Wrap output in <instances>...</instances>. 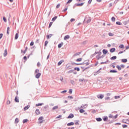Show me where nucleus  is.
<instances>
[{"label":"nucleus","mask_w":129,"mask_h":129,"mask_svg":"<svg viewBox=\"0 0 129 129\" xmlns=\"http://www.w3.org/2000/svg\"><path fill=\"white\" fill-rule=\"evenodd\" d=\"M3 54L4 57H6L7 55H8V50L7 49L5 50V51Z\"/></svg>","instance_id":"0eeeda50"},{"label":"nucleus","mask_w":129,"mask_h":129,"mask_svg":"<svg viewBox=\"0 0 129 129\" xmlns=\"http://www.w3.org/2000/svg\"><path fill=\"white\" fill-rule=\"evenodd\" d=\"M67 92V90H64L61 92V93H66Z\"/></svg>","instance_id":"338daca9"},{"label":"nucleus","mask_w":129,"mask_h":129,"mask_svg":"<svg viewBox=\"0 0 129 129\" xmlns=\"http://www.w3.org/2000/svg\"><path fill=\"white\" fill-rule=\"evenodd\" d=\"M108 117L107 116H104L103 118V120H104V121H107V119H108Z\"/></svg>","instance_id":"6ab92c4d"},{"label":"nucleus","mask_w":129,"mask_h":129,"mask_svg":"<svg viewBox=\"0 0 129 129\" xmlns=\"http://www.w3.org/2000/svg\"><path fill=\"white\" fill-rule=\"evenodd\" d=\"M110 73H117V71L114 70H112L110 71Z\"/></svg>","instance_id":"4468645a"},{"label":"nucleus","mask_w":129,"mask_h":129,"mask_svg":"<svg viewBox=\"0 0 129 129\" xmlns=\"http://www.w3.org/2000/svg\"><path fill=\"white\" fill-rule=\"evenodd\" d=\"M62 46H63V42H61V43H59L58 45V48H61V47H62Z\"/></svg>","instance_id":"cd10ccee"},{"label":"nucleus","mask_w":129,"mask_h":129,"mask_svg":"<svg viewBox=\"0 0 129 129\" xmlns=\"http://www.w3.org/2000/svg\"><path fill=\"white\" fill-rule=\"evenodd\" d=\"M74 70H77V71H80V69L79 68H75Z\"/></svg>","instance_id":"49530a36"},{"label":"nucleus","mask_w":129,"mask_h":129,"mask_svg":"<svg viewBox=\"0 0 129 129\" xmlns=\"http://www.w3.org/2000/svg\"><path fill=\"white\" fill-rule=\"evenodd\" d=\"M88 106V105L87 104H82L81 107H80V109H85Z\"/></svg>","instance_id":"7ed1b4c3"},{"label":"nucleus","mask_w":129,"mask_h":129,"mask_svg":"<svg viewBox=\"0 0 129 129\" xmlns=\"http://www.w3.org/2000/svg\"><path fill=\"white\" fill-rule=\"evenodd\" d=\"M58 108V106H54L53 108H52V109L53 110H55L56 109H57Z\"/></svg>","instance_id":"ea45409f"},{"label":"nucleus","mask_w":129,"mask_h":129,"mask_svg":"<svg viewBox=\"0 0 129 129\" xmlns=\"http://www.w3.org/2000/svg\"><path fill=\"white\" fill-rule=\"evenodd\" d=\"M108 81H109L110 82V81H111V80H112V78H111V77L108 78Z\"/></svg>","instance_id":"4d7b16f0"},{"label":"nucleus","mask_w":129,"mask_h":129,"mask_svg":"<svg viewBox=\"0 0 129 129\" xmlns=\"http://www.w3.org/2000/svg\"><path fill=\"white\" fill-rule=\"evenodd\" d=\"M111 21H112V22H115V18H114V17H112L111 18Z\"/></svg>","instance_id":"de8ad7c7"},{"label":"nucleus","mask_w":129,"mask_h":129,"mask_svg":"<svg viewBox=\"0 0 129 129\" xmlns=\"http://www.w3.org/2000/svg\"><path fill=\"white\" fill-rule=\"evenodd\" d=\"M77 62H81V61H82V58H79L77 59L76 60Z\"/></svg>","instance_id":"f704fd0d"},{"label":"nucleus","mask_w":129,"mask_h":129,"mask_svg":"<svg viewBox=\"0 0 129 129\" xmlns=\"http://www.w3.org/2000/svg\"><path fill=\"white\" fill-rule=\"evenodd\" d=\"M115 99H118V98H120V96H115L114 97Z\"/></svg>","instance_id":"a18cd8bd"},{"label":"nucleus","mask_w":129,"mask_h":129,"mask_svg":"<svg viewBox=\"0 0 129 129\" xmlns=\"http://www.w3.org/2000/svg\"><path fill=\"white\" fill-rule=\"evenodd\" d=\"M40 76H41V73H38L36 76L35 77L36 78H37V79L40 78Z\"/></svg>","instance_id":"39448f33"},{"label":"nucleus","mask_w":129,"mask_h":129,"mask_svg":"<svg viewBox=\"0 0 129 129\" xmlns=\"http://www.w3.org/2000/svg\"><path fill=\"white\" fill-rule=\"evenodd\" d=\"M36 114H40V110L39 109H37L35 111Z\"/></svg>","instance_id":"393cba45"},{"label":"nucleus","mask_w":129,"mask_h":129,"mask_svg":"<svg viewBox=\"0 0 129 129\" xmlns=\"http://www.w3.org/2000/svg\"><path fill=\"white\" fill-rule=\"evenodd\" d=\"M96 119L97 121H101V120H102V119H101L100 117L97 118Z\"/></svg>","instance_id":"7c9ffc66"},{"label":"nucleus","mask_w":129,"mask_h":129,"mask_svg":"<svg viewBox=\"0 0 129 129\" xmlns=\"http://www.w3.org/2000/svg\"><path fill=\"white\" fill-rule=\"evenodd\" d=\"M7 34H8V35H9V34H10V27H8L7 28Z\"/></svg>","instance_id":"37998d69"},{"label":"nucleus","mask_w":129,"mask_h":129,"mask_svg":"<svg viewBox=\"0 0 129 129\" xmlns=\"http://www.w3.org/2000/svg\"><path fill=\"white\" fill-rule=\"evenodd\" d=\"M101 64H109V60H107L105 62H101Z\"/></svg>","instance_id":"a211bd4d"},{"label":"nucleus","mask_w":129,"mask_h":129,"mask_svg":"<svg viewBox=\"0 0 129 129\" xmlns=\"http://www.w3.org/2000/svg\"><path fill=\"white\" fill-rule=\"evenodd\" d=\"M122 23L123 24V25H127V24H128V21H123Z\"/></svg>","instance_id":"bb28decb"},{"label":"nucleus","mask_w":129,"mask_h":129,"mask_svg":"<svg viewBox=\"0 0 129 129\" xmlns=\"http://www.w3.org/2000/svg\"><path fill=\"white\" fill-rule=\"evenodd\" d=\"M84 23H86L87 24H89L90 22H91V18L90 17H85L84 20Z\"/></svg>","instance_id":"f257e3e1"},{"label":"nucleus","mask_w":129,"mask_h":129,"mask_svg":"<svg viewBox=\"0 0 129 129\" xmlns=\"http://www.w3.org/2000/svg\"><path fill=\"white\" fill-rule=\"evenodd\" d=\"M60 4H58L57 6H56V9H59L60 8Z\"/></svg>","instance_id":"bf43d9fd"},{"label":"nucleus","mask_w":129,"mask_h":129,"mask_svg":"<svg viewBox=\"0 0 129 129\" xmlns=\"http://www.w3.org/2000/svg\"><path fill=\"white\" fill-rule=\"evenodd\" d=\"M67 10H68V8H65L63 10H62L63 13L66 12V11H67Z\"/></svg>","instance_id":"0e129e2a"},{"label":"nucleus","mask_w":129,"mask_h":129,"mask_svg":"<svg viewBox=\"0 0 129 129\" xmlns=\"http://www.w3.org/2000/svg\"><path fill=\"white\" fill-rule=\"evenodd\" d=\"M119 48H120V49H123V48H124V45L123 44H120L119 46Z\"/></svg>","instance_id":"a878e982"},{"label":"nucleus","mask_w":129,"mask_h":129,"mask_svg":"<svg viewBox=\"0 0 129 129\" xmlns=\"http://www.w3.org/2000/svg\"><path fill=\"white\" fill-rule=\"evenodd\" d=\"M68 98H70V99H73V97H72V96H69L68 97Z\"/></svg>","instance_id":"052dcab7"},{"label":"nucleus","mask_w":129,"mask_h":129,"mask_svg":"<svg viewBox=\"0 0 129 129\" xmlns=\"http://www.w3.org/2000/svg\"><path fill=\"white\" fill-rule=\"evenodd\" d=\"M70 38V36L69 35H66L64 37V40H66Z\"/></svg>","instance_id":"ddd939ff"},{"label":"nucleus","mask_w":129,"mask_h":129,"mask_svg":"<svg viewBox=\"0 0 129 129\" xmlns=\"http://www.w3.org/2000/svg\"><path fill=\"white\" fill-rule=\"evenodd\" d=\"M43 104H44V103H43L36 104V106H41L43 105Z\"/></svg>","instance_id":"473e14b6"},{"label":"nucleus","mask_w":129,"mask_h":129,"mask_svg":"<svg viewBox=\"0 0 129 129\" xmlns=\"http://www.w3.org/2000/svg\"><path fill=\"white\" fill-rule=\"evenodd\" d=\"M18 38H19V34L16 33L15 36V40H18Z\"/></svg>","instance_id":"f3484780"},{"label":"nucleus","mask_w":129,"mask_h":129,"mask_svg":"<svg viewBox=\"0 0 129 129\" xmlns=\"http://www.w3.org/2000/svg\"><path fill=\"white\" fill-rule=\"evenodd\" d=\"M79 112L80 113H83V112H85V110H84L83 109H81Z\"/></svg>","instance_id":"c85d7f7f"},{"label":"nucleus","mask_w":129,"mask_h":129,"mask_svg":"<svg viewBox=\"0 0 129 129\" xmlns=\"http://www.w3.org/2000/svg\"><path fill=\"white\" fill-rule=\"evenodd\" d=\"M102 70V68H100L99 69V70L98 71H97V72H96V73H100V70Z\"/></svg>","instance_id":"6e6d98bb"},{"label":"nucleus","mask_w":129,"mask_h":129,"mask_svg":"<svg viewBox=\"0 0 129 129\" xmlns=\"http://www.w3.org/2000/svg\"><path fill=\"white\" fill-rule=\"evenodd\" d=\"M58 18V17L57 16H55L54 17H53L52 19V22H55V20H57V18Z\"/></svg>","instance_id":"5701e85b"},{"label":"nucleus","mask_w":129,"mask_h":129,"mask_svg":"<svg viewBox=\"0 0 129 129\" xmlns=\"http://www.w3.org/2000/svg\"><path fill=\"white\" fill-rule=\"evenodd\" d=\"M73 117H74V115L72 113H71L68 116V118H73Z\"/></svg>","instance_id":"423d86ee"},{"label":"nucleus","mask_w":129,"mask_h":129,"mask_svg":"<svg viewBox=\"0 0 129 129\" xmlns=\"http://www.w3.org/2000/svg\"><path fill=\"white\" fill-rule=\"evenodd\" d=\"M70 82H71V84H72V85H75V82H74V81L71 80L70 81Z\"/></svg>","instance_id":"c756f323"},{"label":"nucleus","mask_w":129,"mask_h":129,"mask_svg":"<svg viewBox=\"0 0 129 129\" xmlns=\"http://www.w3.org/2000/svg\"><path fill=\"white\" fill-rule=\"evenodd\" d=\"M116 58V56H113L110 58V60H115Z\"/></svg>","instance_id":"412c9836"},{"label":"nucleus","mask_w":129,"mask_h":129,"mask_svg":"<svg viewBox=\"0 0 129 129\" xmlns=\"http://www.w3.org/2000/svg\"><path fill=\"white\" fill-rule=\"evenodd\" d=\"M97 97L100 99H102V98H103V97H104V95H103V94H99L98 95H97Z\"/></svg>","instance_id":"20e7f679"},{"label":"nucleus","mask_w":129,"mask_h":129,"mask_svg":"<svg viewBox=\"0 0 129 129\" xmlns=\"http://www.w3.org/2000/svg\"><path fill=\"white\" fill-rule=\"evenodd\" d=\"M39 71V69H36V70H35V73L38 74V73H38Z\"/></svg>","instance_id":"69168bd1"},{"label":"nucleus","mask_w":129,"mask_h":129,"mask_svg":"<svg viewBox=\"0 0 129 129\" xmlns=\"http://www.w3.org/2000/svg\"><path fill=\"white\" fill-rule=\"evenodd\" d=\"M84 62H85L84 65L86 64V66L89 65V62H86V61H85Z\"/></svg>","instance_id":"8fccbe9b"},{"label":"nucleus","mask_w":129,"mask_h":129,"mask_svg":"<svg viewBox=\"0 0 129 129\" xmlns=\"http://www.w3.org/2000/svg\"><path fill=\"white\" fill-rule=\"evenodd\" d=\"M116 68L118 69V70H119V71L121 70V67H120V66L118 65L116 66Z\"/></svg>","instance_id":"2f4dec72"},{"label":"nucleus","mask_w":129,"mask_h":129,"mask_svg":"<svg viewBox=\"0 0 129 129\" xmlns=\"http://www.w3.org/2000/svg\"><path fill=\"white\" fill-rule=\"evenodd\" d=\"M53 25V22H50L49 25V28H50V27Z\"/></svg>","instance_id":"e2e57ef3"},{"label":"nucleus","mask_w":129,"mask_h":129,"mask_svg":"<svg viewBox=\"0 0 129 129\" xmlns=\"http://www.w3.org/2000/svg\"><path fill=\"white\" fill-rule=\"evenodd\" d=\"M74 72V70H71L68 72V73H73Z\"/></svg>","instance_id":"4c0bfd02"},{"label":"nucleus","mask_w":129,"mask_h":129,"mask_svg":"<svg viewBox=\"0 0 129 129\" xmlns=\"http://www.w3.org/2000/svg\"><path fill=\"white\" fill-rule=\"evenodd\" d=\"M52 36H53V34L47 35L46 36V38H47V40H49V39H50V38H51V37H52Z\"/></svg>","instance_id":"2eb2a0df"},{"label":"nucleus","mask_w":129,"mask_h":129,"mask_svg":"<svg viewBox=\"0 0 129 129\" xmlns=\"http://www.w3.org/2000/svg\"><path fill=\"white\" fill-rule=\"evenodd\" d=\"M75 123L76 125H79V120H77L75 121Z\"/></svg>","instance_id":"b1692460"},{"label":"nucleus","mask_w":129,"mask_h":129,"mask_svg":"<svg viewBox=\"0 0 129 129\" xmlns=\"http://www.w3.org/2000/svg\"><path fill=\"white\" fill-rule=\"evenodd\" d=\"M72 1L73 0H68V1L67 3V5H68V4H70V3H72Z\"/></svg>","instance_id":"603ef678"},{"label":"nucleus","mask_w":129,"mask_h":129,"mask_svg":"<svg viewBox=\"0 0 129 129\" xmlns=\"http://www.w3.org/2000/svg\"><path fill=\"white\" fill-rule=\"evenodd\" d=\"M121 62H122V63H126V62H127V59L126 58L122 59Z\"/></svg>","instance_id":"f8f14e48"},{"label":"nucleus","mask_w":129,"mask_h":129,"mask_svg":"<svg viewBox=\"0 0 129 129\" xmlns=\"http://www.w3.org/2000/svg\"><path fill=\"white\" fill-rule=\"evenodd\" d=\"M116 25H118L119 26H121V25H122V24L120 23V22H116Z\"/></svg>","instance_id":"58836bf2"},{"label":"nucleus","mask_w":129,"mask_h":129,"mask_svg":"<svg viewBox=\"0 0 129 129\" xmlns=\"http://www.w3.org/2000/svg\"><path fill=\"white\" fill-rule=\"evenodd\" d=\"M96 58H97V60H99L100 59V56L97 55Z\"/></svg>","instance_id":"680f3d73"},{"label":"nucleus","mask_w":129,"mask_h":129,"mask_svg":"<svg viewBox=\"0 0 129 129\" xmlns=\"http://www.w3.org/2000/svg\"><path fill=\"white\" fill-rule=\"evenodd\" d=\"M108 35H109V36H113V34L112 33H111V32H109V33H108Z\"/></svg>","instance_id":"13d9d810"},{"label":"nucleus","mask_w":129,"mask_h":129,"mask_svg":"<svg viewBox=\"0 0 129 129\" xmlns=\"http://www.w3.org/2000/svg\"><path fill=\"white\" fill-rule=\"evenodd\" d=\"M81 54V52H77L76 54H74V56H78Z\"/></svg>","instance_id":"c03bdc74"},{"label":"nucleus","mask_w":129,"mask_h":129,"mask_svg":"<svg viewBox=\"0 0 129 129\" xmlns=\"http://www.w3.org/2000/svg\"><path fill=\"white\" fill-rule=\"evenodd\" d=\"M15 122L16 123H18L19 122V119H18V118H16L15 119Z\"/></svg>","instance_id":"79ce46f5"},{"label":"nucleus","mask_w":129,"mask_h":129,"mask_svg":"<svg viewBox=\"0 0 129 129\" xmlns=\"http://www.w3.org/2000/svg\"><path fill=\"white\" fill-rule=\"evenodd\" d=\"M15 102H19V98H18V96H16L15 98Z\"/></svg>","instance_id":"4be33fe9"},{"label":"nucleus","mask_w":129,"mask_h":129,"mask_svg":"<svg viewBox=\"0 0 129 129\" xmlns=\"http://www.w3.org/2000/svg\"><path fill=\"white\" fill-rule=\"evenodd\" d=\"M30 46H34V42L32 41V42L30 43Z\"/></svg>","instance_id":"774afa93"},{"label":"nucleus","mask_w":129,"mask_h":129,"mask_svg":"<svg viewBox=\"0 0 129 129\" xmlns=\"http://www.w3.org/2000/svg\"><path fill=\"white\" fill-rule=\"evenodd\" d=\"M102 52L104 55H106V54H107L108 51L106 49H103Z\"/></svg>","instance_id":"9b49d317"},{"label":"nucleus","mask_w":129,"mask_h":129,"mask_svg":"<svg viewBox=\"0 0 129 129\" xmlns=\"http://www.w3.org/2000/svg\"><path fill=\"white\" fill-rule=\"evenodd\" d=\"M30 108V105H27L25 106L24 108V110H27V109H29Z\"/></svg>","instance_id":"aec40b11"},{"label":"nucleus","mask_w":129,"mask_h":129,"mask_svg":"<svg viewBox=\"0 0 129 129\" xmlns=\"http://www.w3.org/2000/svg\"><path fill=\"white\" fill-rule=\"evenodd\" d=\"M44 119V117L43 116H41L38 118V120L40 121L41 120H43Z\"/></svg>","instance_id":"c9c22d12"},{"label":"nucleus","mask_w":129,"mask_h":129,"mask_svg":"<svg viewBox=\"0 0 129 129\" xmlns=\"http://www.w3.org/2000/svg\"><path fill=\"white\" fill-rule=\"evenodd\" d=\"M84 5V3H82L80 4H76L75 5L73 6V9H75L76 7H82Z\"/></svg>","instance_id":"f03ea898"},{"label":"nucleus","mask_w":129,"mask_h":129,"mask_svg":"<svg viewBox=\"0 0 129 129\" xmlns=\"http://www.w3.org/2000/svg\"><path fill=\"white\" fill-rule=\"evenodd\" d=\"M27 50H28V47L25 48V50H21V53H24V54H26V52H27Z\"/></svg>","instance_id":"1a4fd4ad"},{"label":"nucleus","mask_w":129,"mask_h":129,"mask_svg":"<svg viewBox=\"0 0 129 129\" xmlns=\"http://www.w3.org/2000/svg\"><path fill=\"white\" fill-rule=\"evenodd\" d=\"M67 125H68V126H71V125H74V122H70V123H68L67 124Z\"/></svg>","instance_id":"6e6552de"},{"label":"nucleus","mask_w":129,"mask_h":129,"mask_svg":"<svg viewBox=\"0 0 129 129\" xmlns=\"http://www.w3.org/2000/svg\"><path fill=\"white\" fill-rule=\"evenodd\" d=\"M122 127H123V128H125V127H127V125H126V124H123V125H122Z\"/></svg>","instance_id":"09e8293b"},{"label":"nucleus","mask_w":129,"mask_h":129,"mask_svg":"<svg viewBox=\"0 0 129 129\" xmlns=\"http://www.w3.org/2000/svg\"><path fill=\"white\" fill-rule=\"evenodd\" d=\"M3 21H4L5 23H7V18H6V17H3Z\"/></svg>","instance_id":"5fc2aeb1"},{"label":"nucleus","mask_w":129,"mask_h":129,"mask_svg":"<svg viewBox=\"0 0 129 129\" xmlns=\"http://www.w3.org/2000/svg\"><path fill=\"white\" fill-rule=\"evenodd\" d=\"M47 45H48V41H45L44 46H45V47H47Z\"/></svg>","instance_id":"3c124183"},{"label":"nucleus","mask_w":129,"mask_h":129,"mask_svg":"<svg viewBox=\"0 0 129 129\" xmlns=\"http://www.w3.org/2000/svg\"><path fill=\"white\" fill-rule=\"evenodd\" d=\"M63 62H64V60H61L60 61H59L58 63H57V65L58 66H60V65H61V64H62V63H63Z\"/></svg>","instance_id":"dca6fc26"},{"label":"nucleus","mask_w":129,"mask_h":129,"mask_svg":"<svg viewBox=\"0 0 129 129\" xmlns=\"http://www.w3.org/2000/svg\"><path fill=\"white\" fill-rule=\"evenodd\" d=\"M27 121H29V120L28 119H24L23 121V123H26Z\"/></svg>","instance_id":"e433bc0d"},{"label":"nucleus","mask_w":129,"mask_h":129,"mask_svg":"<svg viewBox=\"0 0 129 129\" xmlns=\"http://www.w3.org/2000/svg\"><path fill=\"white\" fill-rule=\"evenodd\" d=\"M110 52L111 53H113V52H115V48H112L110 49Z\"/></svg>","instance_id":"9d476101"},{"label":"nucleus","mask_w":129,"mask_h":129,"mask_svg":"<svg viewBox=\"0 0 129 129\" xmlns=\"http://www.w3.org/2000/svg\"><path fill=\"white\" fill-rule=\"evenodd\" d=\"M73 91V90H72V89H70V90H69V93H70V94H72Z\"/></svg>","instance_id":"864d4df0"},{"label":"nucleus","mask_w":129,"mask_h":129,"mask_svg":"<svg viewBox=\"0 0 129 129\" xmlns=\"http://www.w3.org/2000/svg\"><path fill=\"white\" fill-rule=\"evenodd\" d=\"M75 64H76V65H84V64H85V62H83L81 63H75Z\"/></svg>","instance_id":"72a5a7b5"},{"label":"nucleus","mask_w":129,"mask_h":129,"mask_svg":"<svg viewBox=\"0 0 129 129\" xmlns=\"http://www.w3.org/2000/svg\"><path fill=\"white\" fill-rule=\"evenodd\" d=\"M125 120L126 121L125 123L127 124H129V119H126Z\"/></svg>","instance_id":"a19ab883"}]
</instances>
